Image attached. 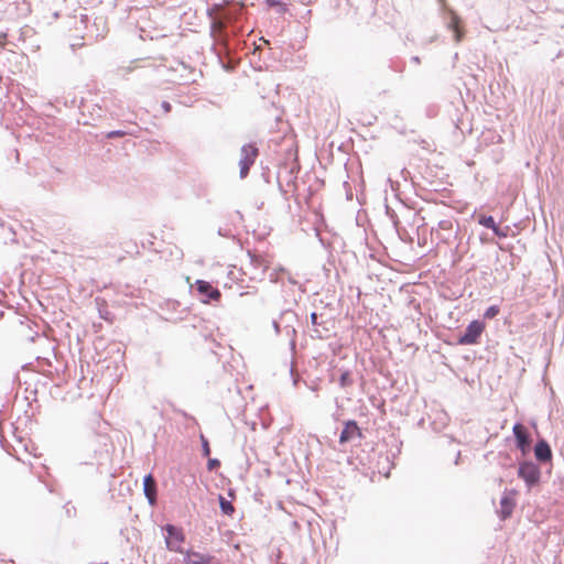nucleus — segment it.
I'll return each mask as SVG.
<instances>
[{"mask_svg":"<svg viewBox=\"0 0 564 564\" xmlns=\"http://www.w3.org/2000/svg\"><path fill=\"white\" fill-rule=\"evenodd\" d=\"M499 314V307L496 305H492L486 310L484 313V317L487 319L495 318Z\"/></svg>","mask_w":564,"mask_h":564,"instance_id":"obj_18","label":"nucleus"},{"mask_svg":"<svg viewBox=\"0 0 564 564\" xmlns=\"http://www.w3.org/2000/svg\"><path fill=\"white\" fill-rule=\"evenodd\" d=\"M518 475L531 487L539 481L540 469L535 464L525 462L520 464Z\"/></svg>","mask_w":564,"mask_h":564,"instance_id":"obj_4","label":"nucleus"},{"mask_svg":"<svg viewBox=\"0 0 564 564\" xmlns=\"http://www.w3.org/2000/svg\"><path fill=\"white\" fill-rule=\"evenodd\" d=\"M514 507H516V502L512 498H510L508 496L502 497L500 500V510H499L501 519L505 520L508 517H510L511 513L513 512Z\"/></svg>","mask_w":564,"mask_h":564,"instance_id":"obj_10","label":"nucleus"},{"mask_svg":"<svg viewBox=\"0 0 564 564\" xmlns=\"http://www.w3.org/2000/svg\"><path fill=\"white\" fill-rule=\"evenodd\" d=\"M485 324L480 321H473L466 328L465 334L459 337V345H475L478 343L480 335L485 330Z\"/></svg>","mask_w":564,"mask_h":564,"instance_id":"obj_3","label":"nucleus"},{"mask_svg":"<svg viewBox=\"0 0 564 564\" xmlns=\"http://www.w3.org/2000/svg\"><path fill=\"white\" fill-rule=\"evenodd\" d=\"M478 223L487 228L496 229V223L492 216H480Z\"/></svg>","mask_w":564,"mask_h":564,"instance_id":"obj_15","label":"nucleus"},{"mask_svg":"<svg viewBox=\"0 0 564 564\" xmlns=\"http://www.w3.org/2000/svg\"><path fill=\"white\" fill-rule=\"evenodd\" d=\"M449 26L455 32L456 42H459L462 40L460 20L456 14H453Z\"/></svg>","mask_w":564,"mask_h":564,"instance_id":"obj_11","label":"nucleus"},{"mask_svg":"<svg viewBox=\"0 0 564 564\" xmlns=\"http://www.w3.org/2000/svg\"><path fill=\"white\" fill-rule=\"evenodd\" d=\"M492 231L499 237H507V232L502 231L498 226H496V229H492Z\"/></svg>","mask_w":564,"mask_h":564,"instance_id":"obj_22","label":"nucleus"},{"mask_svg":"<svg viewBox=\"0 0 564 564\" xmlns=\"http://www.w3.org/2000/svg\"><path fill=\"white\" fill-rule=\"evenodd\" d=\"M534 455L538 460L540 462H549L552 458V451L550 448V445L545 441H540L536 443L534 448Z\"/></svg>","mask_w":564,"mask_h":564,"instance_id":"obj_9","label":"nucleus"},{"mask_svg":"<svg viewBox=\"0 0 564 564\" xmlns=\"http://www.w3.org/2000/svg\"><path fill=\"white\" fill-rule=\"evenodd\" d=\"M264 2L269 8H278L281 13L288 10L286 4L280 0H264Z\"/></svg>","mask_w":564,"mask_h":564,"instance_id":"obj_16","label":"nucleus"},{"mask_svg":"<svg viewBox=\"0 0 564 564\" xmlns=\"http://www.w3.org/2000/svg\"><path fill=\"white\" fill-rule=\"evenodd\" d=\"M134 68H135L134 66L130 65V66H127L124 69L127 73H131L132 70H134Z\"/></svg>","mask_w":564,"mask_h":564,"instance_id":"obj_23","label":"nucleus"},{"mask_svg":"<svg viewBox=\"0 0 564 564\" xmlns=\"http://www.w3.org/2000/svg\"><path fill=\"white\" fill-rule=\"evenodd\" d=\"M339 384L341 388L350 387L352 384V378L349 371H345L340 375Z\"/></svg>","mask_w":564,"mask_h":564,"instance_id":"obj_17","label":"nucleus"},{"mask_svg":"<svg viewBox=\"0 0 564 564\" xmlns=\"http://www.w3.org/2000/svg\"><path fill=\"white\" fill-rule=\"evenodd\" d=\"M513 434L517 440L518 447L521 449L523 454L527 453L530 445V438L527 427L520 423H517L513 426Z\"/></svg>","mask_w":564,"mask_h":564,"instance_id":"obj_7","label":"nucleus"},{"mask_svg":"<svg viewBox=\"0 0 564 564\" xmlns=\"http://www.w3.org/2000/svg\"><path fill=\"white\" fill-rule=\"evenodd\" d=\"M220 465L219 460L214 458V459H209L208 463H207V468L208 470H213L215 469L216 467H218Z\"/></svg>","mask_w":564,"mask_h":564,"instance_id":"obj_21","label":"nucleus"},{"mask_svg":"<svg viewBox=\"0 0 564 564\" xmlns=\"http://www.w3.org/2000/svg\"><path fill=\"white\" fill-rule=\"evenodd\" d=\"M200 441H202V445H203V454H204V456L208 457L210 455L209 443L203 434L200 435Z\"/></svg>","mask_w":564,"mask_h":564,"instance_id":"obj_19","label":"nucleus"},{"mask_svg":"<svg viewBox=\"0 0 564 564\" xmlns=\"http://www.w3.org/2000/svg\"><path fill=\"white\" fill-rule=\"evenodd\" d=\"M129 134L127 131H122V130H115V131H110L106 134V138L107 139H113V138H121V137H124Z\"/></svg>","mask_w":564,"mask_h":564,"instance_id":"obj_20","label":"nucleus"},{"mask_svg":"<svg viewBox=\"0 0 564 564\" xmlns=\"http://www.w3.org/2000/svg\"><path fill=\"white\" fill-rule=\"evenodd\" d=\"M195 560L191 561L189 564H213L214 557L210 555H203L199 553H193Z\"/></svg>","mask_w":564,"mask_h":564,"instance_id":"obj_12","label":"nucleus"},{"mask_svg":"<svg viewBox=\"0 0 564 564\" xmlns=\"http://www.w3.org/2000/svg\"><path fill=\"white\" fill-rule=\"evenodd\" d=\"M197 292L204 296L203 302L209 303V301L218 302L221 297V293L218 289L214 288L209 282L204 280H197L196 283Z\"/></svg>","mask_w":564,"mask_h":564,"instance_id":"obj_5","label":"nucleus"},{"mask_svg":"<svg viewBox=\"0 0 564 564\" xmlns=\"http://www.w3.org/2000/svg\"><path fill=\"white\" fill-rule=\"evenodd\" d=\"M163 530L166 532L165 544L171 552L183 553V544L185 542V534L182 528L173 524H166Z\"/></svg>","mask_w":564,"mask_h":564,"instance_id":"obj_1","label":"nucleus"},{"mask_svg":"<svg viewBox=\"0 0 564 564\" xmlns=\"http://www.w3.org/2000/svg\"><path fill=\"white\" fill-rule=\"evenodd\" d=\"M240 155V177L245 178L248 175L249 170L253 165L256 159L258 158L259 150L254 144H246L241 148Z\"/></svg>","mask_w":564,"mask_h":564,"instance_id":"obj_2","label":"nucleus"},{"mask_svg":"<svg viewBox=\"0 0 564 564\" xmlns=\"http://www.w3.org/2000/svg\"><path fill=\"white\" fill-rule=\"evenodd\" d=\"M361 429L358 426L357 422L354 420L347 421L344 424V429L339 436V443L344 444L350 442L354 438H362Z\"/></svg>","mask_w":564,"mask_h":564,"instance_id":"obj_6","label":"nucleus"},{"mask_svg":"<svg viewBox=\"0 0 564 564\" xmlns=\"http://www.w3.org/2000/svg\"><path fill=\"white\" fill-rule=\"evenodd\" d=\"M312 319H313V322H315V319H316V314L315 313L312 314Z\"/></svg>","mask_w":564,"mask_h":564,"instance_id":"obj_24","label":"nucleus"},{"mask_svg":"<svg viewBox=\"0 0 564 564\" xmlns=\"http://www.w3.org/2000/svg\"><path fill=\"white\" fill-rule=\"evenodd\" d=\"M225 21L221 19V18H216L214 19L213 23H212V32L214 34V36H218L221 31L225 29Z\"/></svg>","mask_w":564,"mask_h":564,"instance_id":"obj_14","label":"nucleus"},{"mask_svg":"<svg viewBox=\"0 0 564 564\" xmlns=\"http://www.w3.org/2000/svg\"><path fill=\"white\" fill-rule=\"evenodd\" d=\"M220 509L225 514L231 516L235 512L232 503L226 500L223 496H219Z\"/></svg>","mask_w":564,"mask_h":564,"instance_id":"obj_13","label":"nucleus"},{"mask_svg":"<svg viewBox=\"0 0 564 564\" xmlns=\"http://www.w3.org/2000/svg\"><path fill=\"white\" fill-rule=\"evenodd\" d=\"M143 491L145 497L148 498L151 506H154L156 502V482L154 477L149 474L144 477L143 480Z\"/></svg>","mask_w":564,"mask_h":564,"instance_id":"obj_8","label":"nucleus"}]
</instances>
